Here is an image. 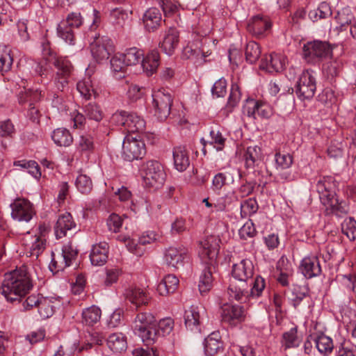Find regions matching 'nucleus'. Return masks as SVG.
I'll use <instances>...</instances> for the list:
<instances>
[{
  "label": "nucleus",
  "instance_id": "338daca9",
  "mask_svg": "<svg viewBox=\"0 0 356 356\" xmlns=\"http://www.w3.org/2000/svg\"><path fill=\"white\" fill-rule=\"evenodd\" d=\"M259 101H255L253 99H247L245 105L243 107V112L246 113L248 117L256 118L255 115L258 113Z\"/></svg>",
  "mask_w": 356,
  "mask_h": 356
},
{
  "label": "nucleus",
  "instance_id": "79ce46f5",
  "mask_svg": "<svg viewBox=\"0 0 356 356\" xmlns=\"http://www.w3.org/2000/svg\"><path fill=\"white\" fill-rule=\"evenodd\" d=\"M341 67V63L337 60L328 62L323 65V75L330 83H332L339 75Z\"/></svg>",
  "mask_w": 356,
  "mask_h": 356
},
{
  "label": "nucleus",
  "instance_id": "f03ea898",
  "mask_svg": "<svg viewBox=\"0 0 356 356\" xmlns=\"http://www.w3.org/2000/svg\"><path fill=\"white\" fill-rule=\"evenodd\" d=\"M232 276L240 282L241 285L232 282L230 284L227 292L231 299L236 301H243V296L248 295V282L254 274V266L249 259H243L236 264L232 268Z\"/></svg>",
  "mask_w": 356,
  "mask_h": 356
},
{
  "label": "nucleus",
  "instance_id": "2eb2a0df",
  "mask_svg": "<svg viewBox=\"0 0 356 356\" xmlns=\"http://www.w3.org/2000/svg\"><path fill=\"white\" fill-rule=\"evenodd\" d=\"M220 238L216 236H209L200 242L199 254L203 259H213L218 254L220 249Z\"/></svg>",
  "mask_w": 356,
  "mask_h": 356
},
{
  "label": "nucleus",
  "instance_id": "de8ad7c7",
  "mask_svg": "<svg viewBox=\"0 0 356 356\" xmlns=\"http://www.w3.org/2000/svg\"><path fill=\"white\" fill-rule=\"evenodd\" d=\"M84 113L86 116L91 120L100 122L103 118V112L97 104L90 102L84 107Z\"/></svg>",
  "mask_w": 356,
  "mask_h": 356
},
{
  "label": "nucleus",
  "instance_id": "c9c22d12",
  "mask_svg": "<svg viewBox=\"0 0 356 356\" xmlns=\"http://www.w3.org/2000/svg\"><path fill=\"white\" fill-rule=\"evenodd\" d=\"M14 166L19 167L22 170L26 171L33 178H40L42 172L37 162L33 160H19L13 163Z\"/></svg>",
  "mask_w": 356,
  "mask_h": 356
},
{
  "label": "nucleus",
  "instance_id": "c756f323",
  "mask_svg": "<svg viewBox=\"0 0 356 356\" xmlns=\"http://www.w3.org/2000/svg\"><path fill=\"white\" fill-rule=\"evenodd\" d=\"M184 322L187 329L191 331L200 330V314L197 307L191 306L185 311Z\"/></svg>",
  "mask_w": 356,
  "mask_h": 356
},
{
  "label": "nucleus",
  "instance_id": "680f3d73",
  "mask_svg": "<svg viewBox=\"0 0 356 356\" xmlns=\"http://www.w3.org/2000/svg\"><path fill=\"white\" fill-rule=\"evenodd\" d=\"M277 166L281 169H286L291 166L293 163V158L289 154H282L277 152L275 156Z\"/></svg>",
  "mask_w": 356,
  "mask_h": 356
},
{
  "label": "nucleus",
  "instance_id": "0e129e2a",
  "mask_svg": "<svg viewBox=\"0 0 356 356\" xmlns=\"http://www.w3.org/2000/svg\"><path fill=\"white\" fill-rule=\"evenodd\" d=\"M129 112L125 111H117L112 115L111 118V123L116 126H122L126 129L127 119Z\"/></svg>",
  "mask_w": 356,
  "mask_h": 356
},
{
  "label": "nucleus",
  "instance_id": "5fc2aeb1",
  "mask_svg": "<svg viewBox=\"0 0 356 356\" xmlns=\"http://www.w3.org/2000/svg\"><path fill=\"white\" fill-rule=\"evenodd\" d=\"M258 210V204L255 200L248 199L241 203V214L243 218L254 214Z\"/></svg>",
  "mask_w": 356,
  "mask_h": 356
},
{
  "label": "nucleus",
  "instance_id": "6e6d98bb",
  "mask_svg": "<svg viewBox=\"0 0 356 356\" xmlns=\"http://www.w3.org/2000/svg\"><path fill=\"white\" fill-rule=\"evenodd\" d=\"M111 68L113 72H124L127 66L123 56L120 53L115 54L111 59Z\"/></svg>",
  "mask_w": 356,
  "mask_h": 356
},
{
  "label": "nucleus",
  "instance_id": "e433bc0d",
  "mask_svg": "<svg viewBox=\"0 0 356 356\" xmlns=\"http://www.w3.org/2000/svg\"><path fill=\"white\" fill-rule=\"evenodd\" d=\"M125 296L132 304L137 307L148 303L149 297L140 289H129L125 293Z\"/></svg>",
  "mask_w": 356,
  "mask_h": 356
},
{
  "label": "nucleus",
  "instance_id": "423d86ee",
  "mask_svg": "<svg viewBox=\"0 0 356 356\" xmlns=\"http://www.w3.org/2000/svg\"><path fill=\"white\" fill-rule=\"evenodd\" d=\"M146 153L143 140L132 135L127 136L122 143V157L127 161L141 159Z\"/></svg>",
  "mask_w": 356,
  "mask_h": 356
},
{
  "label": "nucleus",
  "instance_id": "72a5a7b5",
  "mask_svg": "<svg viewBox=\"0 0 356 356\" xmlns=\"http://www.w3.org/2000/svg\"><path fill=\"white\" fill-rule=\"evenodd\" d=\"M51 138L54 143L60 147H69L73 142L72 134L65 128L55 129L51 134Z\"/></svg>",
  "mask_w": 356,
  "mask_h": 356
},
{
  "label": "nucleus",
  "instance_id": "052dcab7",
  "mask_svg": "<svg viewBox=\"0 0 356 356\" xmlns=\"http://www.w3.org/2000/svg\"><path fill=\"white\" fill-rule=\"evenodd\" d=\"M174 326V321L171 318H166L161 320L157 323V329L159 330L158 338L169 334Z\"/></svg>",
  "mask_w": 356,
  "mask_h": 356
},
{
  "label": "nucleus",
  "instance_id": "e2e57ef3",
  "mask_svg": "<svg viewBox=\"0 0 356 356\" xmlns=\"http://www.w3.org/2000/svg\"><path fill=\"white\" fill-rule=\"evenodd\" d=\"M268 90L272 95H276L280 90H282L283 94L287 92L292 94L293 92V88L288 86H284L280 82L271 81L268 84Z\"/></svg>",
  "mask_w": 356,
  "mask_h": 356
},
{
  "label": "nucleus",
  "instance_id": "0eeeda50",
  "mask_svg": "<svg viewBox=\"0 0 356 356\" xmlns=\"http://www.w3.org/2000/svg\"><path fill=\"white\" fill-rule=\"evenodd\" d=\"M331 55L332 48L326 42L314 40L304 44L303 56L309 63H316Z\"/></svg>",
  "mask_w": 356,
  "mask_h": 356
},
{
  "label": "nucleus",
  "instance_id": "c85d7f7f",
  "mask_svg": "<svg viewBox=\"0 0 356 356\" xmlns=\"http://www.w3.org/2000/svg\"><path fill=\"white\" fill-rule=\"evenodd\" d=\"M173 159L175 167L179 172L184 171L189 166V158L185 146L179 145L174 148Z\"/></svg>",
  "mask_w": 356,
  "mask_h": 356
},
{
  "label": "nucleus",
  "instance_id": "f704fd0d",
  "mask_svg": "<svg viewBox=\"0 0 356 356\" xmlns=\"http://www.w3.org/2000/svg\"><path fill=\"white\" fill-rule=\"evenodd\" d=\"M108 348L115 353H122L126 350L127 343L126 338L122 333H113L107 339Z\"/></svg>",
  "mask_w": 356,
  "mask_h": 356
},
{
  "label": "nucleus",
  "instance_id": "c03bdc74",
  "mask_svg": "<svg viewBox=\"0 0 356 356\" xmlns=\"http://www.w3.org/2000/svg\"><path fill=\"white\" fill-rule=\"evenodd\" d=\"M282 342L285 348L298 347L300 343V340L297 335V328L293 327L290 330L283 333Z\"/></svg>",
  "mask_w": 356,
  "mask_h": 356
},
{
  "label": "nucleus",
  "instance_id": "f3484780",
  "mask_svg": "<svg viewBox=\"0 0 356 356\" xmlns=\"http://www.w3.org/2000/svg\"><path fill=\"white\" fill-rule=\"evenodd\" d=\"M187 250L184 246L170 247L165 252V261L168 266L179 268L184 265Z\"/></svg>",
  "mask_w": 356,
  "mask_h": 356
},
{
  "label": "nucleus",
  "instance_id": "412c9836",
  "mask_svg": "<svg viewBox=\"0 0 356 356\" xmlns=\"http://www.w3.org/2000/svg\"><path fill=\"white\" fill-rule=\"evenodd\" d=\"M143 23L146 31H156L161 23V13L156 8H150L143 15Z\"/></svg>",
  "mask_w": 356,
  "mask_h": 356
},
{
  "label": "nucleus",
  "instance_id": "3c124183",
  "mask_svg": "<svg viewBox=\"0 0 356 356\" xmlns=\"http://www.w3.org/2000/svg\"><path fill=\"white\" fill-rule=\"evenodd\" d=\"M250 289L248 295L243 296V300L248 296L259 297L265 288V281L261 276H257L254 281L250 284Z\"/></svg>",
  "mask_w": 356,
  "mask_h": 356
},
{
  "label": "nucleus",
  "instance_id": "58836bf2",
  "mask_svg": "<svg viewBox=\"0 0 356 356\" xmlns=\"http://www.w3.org/2000/svg\"><path fill=\"white\" fill-rule=\"evenodd\" d=\"M13 62L10 49L5 45L0 44V72L3 73L10 70Z\"/></svg>",
  "mask_w": 356,
  "mask_h": 356
},
{
  "label": "nucleus",
  "instance_id": "dca6fc26",
  "mask_svg": "<svg viewBox=\"0 0 356 356\" xmlns=\"http://www.w3.org/2000/svg\"><path fill=\"white\" fill-rule=\"evenodd\" d=\"M139 171L142 178H165L168 176L164 166L154 160L143 163Z\"/></svg>",
  "mask_w": 356,
  "mask_h": 356
},
{
  "label": "nucleus",
  "instance_id": "bb28decb",
  "mask_svg": "<svg viewBox=\"0 0 356 356\" xmlns=\"http://www.w3.org/2000/svg\"><path fill=\"white\" fill-rule=\"evenodd\" d=\"M223 343L219 332H213L204 340V351L207 355L213 356L222 349Z\"/></svg>",
  "mask_w": 356,
  "mask_h": 356
},
{
  "label": "nucleus",
  "instance_id": "cd10ccee",
  "mask_svg": "<svg viewBox=\"0 0 356 356\" xmlns=\"http://www.w3.org/2000/svg\"><path fill=\"white\" fill-rule=\"evenodd\" d=\"M270 23L266 18L260 15L253 17L248 24V31L256 36H261L264 33L270 29Z\"/></svg>",
  "mask_w": 356,
  "mask_h": 356
},
{
  "label": "nucleus",
  "instance_id": "6ab92c4d",
  "mask_svg": "<svg viewBox=\"0 0 356 356\" xmlns=\"http://www.w3.org/2000/svg\"><path fill=\"white\" fill-rule=\"evenodd\" d=\"M286 58L284 56L270 54L262 58L260 67L268 72H278L283 70L286 66Z\"/></svg>",
  "mask_w": 356,
  "mask_h": 356
},
{
  "label": "nucleus",
  "instance_id": "9b49d317",
  "mask_svg": "<svg viewBox=\"0 0 356 356\" xmlns=\"http://www.w3.org/2000/svg\"><path fill=\"white\" fill-rule=\"evenodd\" d=\"M54 65L57 69L55 78V84L58 90H63L68 84L70 76L73 67L70 61L64 57H58L54 59Z\"/></svg>",
  "mask_w": 356,
  "mask_h": 356
},
{
  "label": "nucleus",
  "instance_id": "7ed1b4c3",
  "mask_svg": "<svg viewBox=\"0 0 356 356\" xmlns=\"http://www.w3.org/2000/svg\"><path fill=\"white\" fill-rule=\"evenodd\" d=\"M334 184L330 179H319L316 184V190L319 193L320 199L325 207L327 214L333 213L341 217L347 213V208L343 202H339L335 197V192L332 190Z\"/></svg>",
  "mask_w": 356,
  "mask_h": 356
},
{
  "label": "nucleus",
  "instance_id": "a18cd8bd",
  "mask_svg": "<svg viewBox=\"0 0 356 356\" xmlns=\"http://www.w3.org/2000/svg\"><path fill=\"white\" fill-rule=\"evenodd\" d=\"M44 96V92L42 93V90H24L21 91L18 95V99L19 104H24L26 102L30 103L36 102Z\"/></svg>",
  "mask_w": 356,
  "mask_h": 356
},
{
  "label": "nucleus",
  "instance_id": "39448f33",
  "mask_svg": "<svg viewBox=\"0 0 356 356\" xmlns=\"http://www.w3.org/2000/svg\"><path fill=\"white\" fill-rule=\"evenodd\" d=\"M173 104V95L168 90L160 88L152 92L154 115L159 121L165 120L170 115Z\"/></svg>",
  "mask_w": 356,
  "mask_h": 356
},
{
  "label": "nucleus",
  "instance_id": "20e7f679",
  "mask_svg": "<svg viewBox=\"0 0 356 356\" xmlns=\"http://www.w3.org/2000/svg\"><path fill=\"white\" fill-rule=\"evenodd\" d=\"M134 328L147 346L153 344L158 339L157 322L151 313H139L134 322Z\"/></svg>",
  "mask_w": 356,
  "mask_h": 356
},
{
  "label": "nucleus",
  "instance_id": "1a4fd4ad",
  "mask_svg": "<svg viewBox=\"0 0 356 356\" xmlns=\"http://www.w3.org/2000/svg\"><path fill=\"white\" fill-rule=\"evenodd\" d=\"M94 40L90 42V51L92 57L100 62L108 58L111 52L113 51L112 40L108 37L99 35L92 36Z\"/></svg>",
  "mask_w": 356,
  "mask_h": 356
},
{
  "label": "nucleus",
  "instance_id": "393cba45",
  "mask_svg": "<svg viewBox=\"0 0 356 356\" xmlns=\"http://www.w3.org/2000/svg\"><path fill=\"white\" fill-rule=\"evenodd\" d=\"M261 156V150L257 145L248 147L244 154L245 172H243L244 176L250 175V170L254 168L257 163L260 161Z\"/></svg>",
  "mask_w": 356,
  "mask_h": 356
},
{
  "label": "nucleus",
  "instance_id": "774afa93",
  "mask_svg": "<svg viewBox=\"0 0 356 356\" xmlns=\"http://www.w3.org/2000/svg\"><path fill=\"white\" fill-rule=\"evenodd\" d=\"M145 94V88L137 85H131L127 91V96L131 102H136L140 99Z\"/></svg>",
  "mask_w": 356,
  "mask_h": 356
},
{
  "label": "nucleus",
  "instance_id": "a211bd4d",
  "mask_svg": "<svg viewBox=\"0 0 356 356\" xmlns=\"http://www.w3.org/2000/svg\"><path fill=\"white\" fill-rule=\"evenodd\" d=\"M210 54L211 52L209 51H204L200 42L188 44L182 51V56L184 58L191 59L198 64H202L204 62V58Z\"/></svg>",
  "mask_w": 356,
  "mask_h": 356
},
{
  "label": "nucleus",
  "instance_id": "37998d69",
  "mask_svg": "<svg viewBox=\"0 0 356 356\" xmlns=\"http://www.w3.org/2000/svg\"><path fill=\"white\" fill-rule=\"evenodd\" d=\"M122 54L127 65H134L142 62L144 56L143 51L136 47L129 48Z\"/></svg>",
  "mask_w": 356,
  "mask_h": 356
},
{
  "label": "nucleus",
  "instance_id": "69168bd1",
  "mask_svg": "<svg viewBox=\"0 0 356 356\" xmlns=\"http://www.w3.org/2000/svg\"><path fill=\"white\" fill-rule=\"evenodd\" d=\"M89 342H88L82 349H90L92 345H102L104 340V335L102 332L92 331L89 332Z\"/></svg>",
  "mask_w": 356,
  "mask_h": 356
},
{
  "label": "nucleus",
  "instance_id": "f8f14e48",
  "mask_svg": "<svg viewBox=\"0 0 356 356\" xmlns=\"http://www.w3.org/2000/svg\"><path fill=\"white\" fill-rule=\"evenodd\" d=\"M220 316L223 323L235 326L244 320V310L241 306L224 304L220 307Z\"/></svg>",
  "mask_w": 356,
  "mask_h": 356
},
{
  "label": "nucleus",
  "instance_id": "b1692460",
  "mask_svg": "<svg viewBox=\"0 0 356 356\" xmlns=\"http://www.w3.org/2000/svg\"><path fill=\"white\" fill-rule=\"evenodd\" d=\"M300 269L306 278L318 276L321 273L319 261L316 257L304 258L301 261Z\"/></svg>",
  "mask_w": 356,
  "mask_h": 356
},
{
  "label": "nucleus",
  "instance_id": "a878e982",
  "mask_svg": "<svg viewBox=\"0 0 356 356\" xmlns=\"http://www.w3.org/2000/svg\"><path fill=\"white\" fill-rule=\"evenodd\" d=\"M179 43V33L175 29H170L164 35L160 47L169 56L173 54Z\"/></svg>",
  "mask_w": 356,
  "mask_h": 356
},
{
  "label": "nucleus",
  "instance_id": "49530a36",
  "mask_svg": "<svg viewBox=\"0 0 356 356\" xmlns=\"http://www.w3.org/2000/svg\"><path fill=\"white\" fill-rule=\"evenodd\" d=\"M316 345L318 351L325 355L331 353L334 348L332 339L325 334L316 338Z\"/></svg>",
  "mask_w": 356,
  "mask_h": 356
},
{
  "label": "nucleus",
  "instance_id": "7c9ffc66",
  "mask_svg": "<svg viewBox=\"0 0 356 356\" xmlns=\"http://www.w3.org/2000/svg\"><path fill=\"white\" fill-rule=\"evenodd\" d=\"M159 54L156 50L151 51L146 57L142 59L141 65L147 76L153 74L159 65Z\"/></svg>",
  "mask_w": 356,
  "mask_h": 356
},
{
  "label": "nucleus",
  "instance_id": "ea45409f",
  "mask_svg": "<svg viewBox=\"0 0 356 356\" xmlns=\"http://www.w3.org/2000/svg\"><path fill=\"white\" fill-rule=\"evenodd\" d=\"M332 15V10L330 6L325 3L322 2L318 6V8L310 10L308 16L312 22H316L321 19H325Z\"/></svg>",
  "mask_w": 356,
  "mask_h": 356
},
{
  "label": "nucleus",
  "instance_id": "4d7b16f0",
  "mask_svg": "<svg viewBox=\"0 0 356 356\" xmlns=\"http://www.w3.org/2000/svg\"><path fill=\"white\" fill-rule=\"evenodd\" d=\"M37 308L40 316L43 318H49L53 314V306L47 298L40 297Z\"/></svg>",
  "mask_w": 356,
  "mask_h": 356
},
{
  "label": "nucleus",
  "instance_id": "603ef678",
  "mask_svg": "<svg viewBox=\"0 0 356 356\" xmlns=\"http://www.w3.org/2000/svg\"><path fill=\"white\" fill-rule=\"evenodd\" d=\"M211 140L208 141L209 144L213 145L217 151L223 149L226 141V138L222 136L220 131L218 129H213L210 131Z\"/></svg>",
  "mask_w": 356,
  "mask_h": 356
},
{
  "label": "nucleus",
  "instance_id": "f257e3e1",
  "mask_svg": "<svg viewBox=\"0 0 356 356\" xmlns=\"http://www.w3.org/2000/svg\"><path fill=\"white\" fill-rule=\"evenodd\" d=\"M33 287L30 275L24 266L7 273L1 284V293L12 303H19Z\"/></svg>",
  "mask_w": 356,
  "mask_h": 356
},
{
  "label": "nucleus",
  "instance_id": "bf43d9fd",
  "mask_svg": "<svg viewBox=\"0 0 356 356\" xmlns=\"http://www.w3.org/2000/svg\"><path fill=\"white\" fill-rule=\"evenodd\" d=\"M76 145L81 152H91L94 149L93 138L89 135L80 136Z\"/></svg>",
  "mask_w": 356,
  "mask_h": 356
},
{
  "label": "nucleus",
  "instance_id": "2f4dec72",
  "mask_svg": "<svg viewBox=\"0 0 356 356\" xmlns=\"http://www.w3.org/2000/svg\"><path fill=\"white\" fill-rule=\"evenodd\" d=\"M179 280L174 275H168L160 282L157 291L161 296H167L174 293L177 289Z\"/></svg>",
  "mask_w": 356,
  "mask_h": 356
},
{
  "label": "nucleus",
  "instance_id": "5701e85b",
  "mask_svg": "<svg viewBox=\"0 0 356 356\" xmlns=\"http://www.w3.org/2000/svg\"><path fill=\"white\" fill-rule=\"evenodd\" d=\"M155 240L154 235L151 236L150 235L143 236L140 237L137 242L134 239L127 238L124 239L126 245L131 253L136 254L137 257H141L145 250L144 245L150 243L152 241Z\"/></svg>",
  "mask_w": 356,
  "mask_h": 356
},
{
  "label": "nucleus",
  "instance_id": "13d9d810",
  "mask_svg": "<svg viewBox=\"0 0 356 356\" xmlns=\"http://www.w3.org/2000/svg\"><path fill=\"white\" fill-rule=\"evenodd\" d=\"M342 232L350 240L356 238V221L350 218L342 224Z\"/></svg>",
  "mask_w": 356,
  "mask_h": 356
},
{
  "label": "nucleus",
  "instance_id": "6e6552de",
  "mask_svg": "<svg viewBox=\"0 0 356 356\" xmlns=\"http://www.w3.org/2000/svg\"><path fill=\"white\" fill-rule=\"evenodd\" d=\"M82 24L80 13H72L66 19L60 22L58 26V35L70 44H74V35L73 29L78 28Z\"/></svg>",
  "mask_w": 356,
  "mask_h": 356
},
{
  "label": "nucleus",
  "instance_id": "4c0bfd02",
  "mask_svg": "<svg viewBox=\"0 0 356 356\" xmlns=\"http://www.w3.org/2000/svg\"><path fill=\"white\" fill-rule=\"evenodd\" d=\"M212 282L213 277L211 267H206L200 275L198 284L199 291L202 296L211 289Z\"/></svg>",
  "mask_w": 356,
  "mask_h": 356
},
{
  "label": "nucleus",
  "instance_id": "a19ab883",
  "mask_svg": "<svg viewBox=\"0 0 356 356\" xmlns=\"http://www.w3.org/2000/svg\"><path fill=\"white\" fill-rule=\"evenodd\" d=\"M100 318L101 310L95 306L88 307L82 312L83 323L90 326L97 323Z\"/></svg>",
  "mask_w": 356,
  "mask_h": 356
},
{
  "label": "nucleus",
  "instance_id": "aec40b11",
  "mask_svg": "<svg viewBox=\"0 0 356 356\" xmlns=\"http://www.w3.org/2000/svg\"><path fill=\"white\" fill-rule=\"evenodd\" d=\"M54 229L56 238H61L67 235V232L76 229V223L72 215L66 213L59 216Z\"/></svg>",
  "mask_w": 356,
  "mask_h": 356
},
{
  "label": "nucleus",
  "instance_id": "ddd939ff",
  "mask_svg": "<svg viewBox=\"0 0 356 356\" xmlns=\"http://www.w3.org/2000/svg\"><path fill=\"white\" fill-rule=\"evenodd\" d=\"M12 217L18 221L29 222L33 217V211L31 202L24 198H17L10 204Z\"/></svg>",
  "mask_w": 356,
  "mask_h": 356
},
{
  "label": "nucleus",
  "instance_id": "8fccbe9b",
  "mask_svg": "<svg viewBox=\"0 0 356 356\" xmlns=\"http://www.w3.org/2000/svg\"><path fill=\"white\" fill-rule=\"evenodd\" d=\"M76 88L81 96L87 99L96 96V91L91 85V81L89 78L83 81H79L76 85Z\"/></svg>",
  "mask_w": 356,
  "mask_h": 356
},
{
  "label": "nucleus",
  "instance_id": "473e14b6",
  "mask_svg": "<svg viewBox=\"0 0 356 356\" xmlns=\"http://www.w3.org/2000/svg\"><path fill=\"white\" fill-rule=\"evenodd\" d=\"M145 120L137 113H129L127 119L126 130L129 133H143L145 129Z\"/></svg>",
  "mask_w": 356,
  "mask_h": 356
},
{
  "label": "nucleus",
  "instance_id": "9d476101",
  "mask_svg": "<svg viewBox=\"0 0 356 356\" xmlns=\"http://www.w3.org/2000/svg\"><path fill=\"white\" fill-rule=\"evenodd\" d=\"M316 89V79L309 70L304 71L300 75L296 89V94L302 100L309 99L314 95Z\"/></svg>",
  "mask_w": 356,
  "mask_h": 356
},
{
  "label": "nucleus",
  "instance_id": "09e8293b",
  "mask_svg": "<svg viewBox=\"0 0 356 356\" xmlns=\"http://www.w3.org/2000/svg\"><path fill=\"white\" fill-rule=\"evenodd\" d=\"M245 54L247 61L250 63H255L261 55V50L259 44L253 41L249 42L246 44Z\"/></svg>",
  "mask_w": 356,
  "mask_h": 356
},
{
  "label": "nucleus",
  "instance_id": "864d4df0",
  "mask_svg": "<svg viewBox=\"0 0 356 356\" xmlns=\"http://www.w3.org/2000/svg\"><path fill=\"white\" fill-rule=\"evenodd\" d=\"M110 17L113 24L122 26L128 18V13L122 8H115L111 10Z\"/></svg>",
  "mask_w": 356,
  "mask_h": 356
},
{
  "label": "nucleus",
  "instance_id": "4468645a",
  "mask_svg": "<svg viewBox=\"0 0 356 356\" xmlns=\"http://www.w3.org/2000/svg\"><path fill=\"white\" fill-rule=\"evenodd\" d=\"M78 254V250L74 248L71 243L63 245L62 248V254L59 257V260H56L54 257L51 260L50 266L51 270L53 271V267L56 272L63 270L67 266H70L72 261L76 259Z\"/></svg>",
  "mask_w": 356,
  "mask_h": 356
},
{
  "label": "nucleus",
  "instance_id": "4be33fe9",
  "mask_svg": "<svg viewBox=\"0 0 356 356\" xmlns=\"http://www.w3.org/2000/svg\"><path fill=\"white\" fill-rule=\"evenodd\" d=\"M108 245L104 242L92 246L90 254L91 264L93 266H103L108 259Z\"/></svg>",
  "mask_w": 356,
  "mask_h": 356
}]
</instances>
